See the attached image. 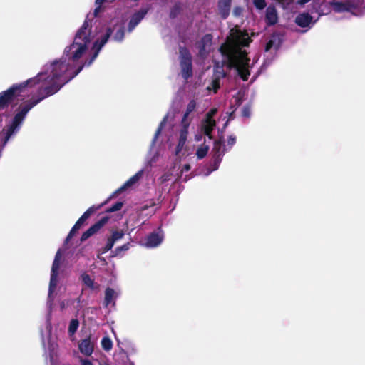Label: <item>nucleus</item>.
<instances>
[{"mask_svg": "<svg viewBox=\"0 0 365 365\" xmlns=\"http://www.w3.org/2000/svg\"><path fill=\"white\" fill-rule=\"evenodd\" d=\"M103 205V204H101L98 206H91L86 211H85V212L81 215L80 218L85 222L86 220L91 216V215H93L96 211L100 209Z\"/></svg>", "mask_w": 365, "mask_h": 365, "instance_id": "obj_26", "label": "nucleus"}, {"mask_svg": "<svg viewBox=\"0 0 365 365\" xmlns=\"http://www.w3.org/2000/svg\"><path fill=\"white\" fill-rule=\"evenodd\" d=\"M78 349L85 356H89L93 354L94 344L91 342L90 336L79 341Z\"/></svg>", "mask_w": 365, "mask_h": 365, "instance_id": "obj_14", "label": "nucleus"}, {"mask_svg": "<svg viewBox=\"0 0 365 365\" xmlns=\"http://www.w3.org/2000/svg\"><path fill=\"white\" fill-rule=\"evenodd\" d=\"M60 268V262L56 260H53L52 267H51V278H50V282H49V289L48 292L49 294L53 293L57 286L58 283V270Z\"/></svg>", "mask_w": 365, "mask_h": 365, "instance_id": "obj_12", "label": "nucleus"}, {"mask_svg": "<svg viewBox=\"0 0 365 365\" xmlns=\"http://www.w3.org/2000/svg\"><path fill=\"white\" fill-rule=\"evenodd\" d=\"M79 327V321L77 319H73L70 321L68 332L70 336L73 335Z\"/></svg>", "mask_w": 365, "mask_h": 365, "instance_id": "obj_29", "label": "nucleus"}, {"mask_svg": "<svg viewBox=\"0 0 365 365\" xmlns=\"http://www.w3.org/2000/svg\"><path fill=\"white\" fill-rule=\"evenodd\" d=\"M115 243V242L113 240H111L110 237H109L107 240L106 245L102 248L101 252L104 254L113 248Z\"/></svg>", "mask_w": 365, "mask_h": 365, "instance_id": "obj_34", "label": "nucleus"}, {"mask_svg": "<svg viewBox=\"0 0 365 365\" xmlns=\"http://www.w3.org/2000/svg\"><path fill=\"white\" fill-rule=\"evenodd\" d=\"M217 109L216 108H212L210 109L206 114L205 120H214L212 118L216 114Z\"/></svg>", "mask_w": 365, "mask_h": 365, "instance_id": "obj_41", "label": "nucleus"}, {"mask_svg": "<svg viewBox=\"0 0 365 365\" xmlns=\"http://www.w3.org/2000/svg\"><path fill=\"white\" fill-rule=\"evenodd\" d=\"M230 35L235 46L222 44L220 52L225 58L222 61L229 69H235L238 76L243 81H247L250 76L248 53L241 47L248 46L252 41L247 31H242L237 26L230 30Z\"/></svg>", "mask_w": 365, "mask_h": 365, "instance_id": "obj_3", "label": "nucleus"}, {"mask_svg": "<svg viewBox=\"0 0 365 365\" xmlns=\"http://www.w3.org/2000/svg\"><path fill=\"white\" fill-rule=\"evenodd\" d=\"M190 121L181 120V129L180 130L179 140L181 141V144L185 143L188 135V128L190 126Z\"/></svg>", "mask_w": 365, "mask_h": 365, "instance_id": "obj_20", "label": "nucleus"}, {"mask_svg": "<svg viewBox=\"0 0 365 365\" xmlns=\"http://www.w3.org/2000/svg\"><path fill=\"white\" fill-rule=\"evenodd\" d=\"M91 21L87 16L83 25L77 31L73 43L65 48L63 55L59 61H55L51 64V73L45 79L51 78L52 80L63 82L69 78L66 76L69 67L66 59L76 62L86 53L91 41Z\"/></svg>", "mask_w": 365, "mask_h": 365, "instance_id": "obj_2", "label": "nucleus"}, {"mask_svg": "<svg viewBox=\"0 0 365 365\" xmlns=\"http://www.w3.org/2000/svg\"><path fill=\"white\" fill-rule=\"evenodd\" d=\"M101 11V5H97L93 11V15L95 17L98 16L99 12Z\"/></svg>", "mask_w": 365, "mask_h": 365, "instance_id": "obj_47", "label": "nucleus"}, {"mask_svg": "<svg viewBox=\"0 0 365 365\" xmlns=\"http://www.w3.org/2000/svg\"><path fill=\"white\" fill-rule=\"evenodd\" d=\"M331 5L333 8V10L336 13L351 11L358 7L357 4L350 0L344 2L333 1L331 2Z\"/></svg>", "mask_w": 365, "mask_h": 365, "instance_id": "obj_11", "label": "nucleus"}, {"mask_svg": "<svg viewBox=\"0 0 365 365\" xmlns=\"http://www.w3.org/2000/svg\"><path fill=\"white\" fill-rule=\"evenodd\" d=\"M253 4L259 10L264 9L267 6L265 0H253Z\"/></svg>", "mask_w": 365, "mask_h": 365, "instance_id": "obj_38", "label": "nucleus"}, {"mask_svg": "<svg viewBox=\"0 0 365 365\" xmlns=\"http://www.w3.org/2000/svg\"><path fill=\"white\" fill-rule=\"evenodd\" d=\"M265 21L268 26H273L277 23L278 16L274 6H269L266 9Z\"/></svg>", "mask_w": 365, "mask_h": 365, "instance_id": "obj_17", "label": "nucleus"}, {"mask_svg": "<svg viewBox=\"0 0 365 365\" xmlns=\"http://www.w3.org/2000/svg\"><path fill=\"white\" fill-rule=\"evenodd\" d=\"M83 67L84 65L80 66L73 74L70 76L68 78L63 81V82L52 80L51 78L45 79L47 76V73L41 72L38 73L36 76L31 78L22 83L13 84L7 90L0 93V112L6 109L14 100H19V98L23 99L27 96V88L29 86L32 87L43 81H46L48 82V85L41 86L38 90V97L33 100L38 101V103H40L46 98L56 93L66 83L76 77L82 71Z\"/></svg>", "mask_w": 365, "mask_h": 365, "instance_id": "obj_1", "label": "nucleus"}, {"mask_svg": "<svg viewBox=\"0 0 365 365\" xmlns=\"http://www.w3.org/2000/svg\"><path fill=\"white\" fill-rule=\"evenodd\" d=\"M115 294L113 289L108 287L105 291L104 306L108 307L112 302Z\"/></svg>", "mask_w": 365, "mask_h": 365, "instance_id": "obj_28", "label": "nucleus"}, {"mask_svg": "<svg viewBox=\"0 0 365 365\" xmlns=\"http://www.w3.org/2000/svg\"><path fill=\"white\" fill-rule=\"evenodd\" d=\"M183 11V4L180 1H176L170 8L169 17L171 19L177 18Z\"/></svg>", "mask_w": 365, "mask_h": 365, "instance_id": "obj_21", "label": "nucleus"}, {"mask_svg": "<svg viewBox=\"0 0 365 365\" xmlns=\"http://www.w3.org/2000/svg\"><path fill=\"white\" fill-rule=\"evenodd\" d=\"M38 103V101L31 100L19 106L17 113L13 118L11 124L9 125L6 129H3L2 131L0 132V137H1L0 143L2 144V146H5L10 138L18 131L28 112Z\"/></svg>", "mask_w": 365, "mask_h": 365, "instance_id": "obj_4", "label": "nucleus"}, {"mask_svg": "<svg viewBox=\"0 0 365 365\" xmlns=\"http://www.w3.org/2000/svg\"><path fill=\"white\" fill-rule=\"evenodd\" d=\"M180 68L182 77L187 80L192 76V56L190 51L185 46L179 48Z\"/></svg>", "mask_w": 365, "mask_h": 365, "instance_id": "obj_6", "label": "nucleus"}, {"mask_svg": "<svg viewBox=\"0 0 365 365\" xmlns=\"http://www.w3.org/2000/svg\"><path fill=\"white\" fill-rule=\"evenodd\" d=\"M236 143V137L234 135H230L227 139V146L229 147V150Z\"/></svg>", "mask_w": 365, "mask_h": 365, "instance_id": "obj_42", "label": "nucleus"}, {"mask_svg": "<svg viewBox=\"0 0 365 365\" xmlns=\"http://www.w3.org/2000/svg\"><path fill=\"white\" fill-rule=\"evenodd\" d=\"M103 205V204H101L98 206H91L86 211H85V212L81 215L80 218L85 222L86 220L91 216V215H93L96 211L100 209Z\"/></svg>", "mask_w": 365, "mask_h": 365, "instance_id": "obj_27", "label": "nucleus"}, {"mask_svg": "<svg viewBox=\"0 0 365 365\" xmlns=\"http://www.w3.org/2000/svg\"><path fill=\"white\" fill-rule=\"evenodd\" d=\"M149 10H150L149 6H147L145 8H141L140 10L137 11L132 15V16L128 22V32L130 33L133 31V29L144 19V17L148 14Z\"/></svg>", "mask_w": 365, "mask_h": 365, "instance_id": "obj_10", "label": "nucleus"}, {"mask_svg": "<svg viewBox=\"0 0 365 365\" xmlns=\"http://www.w3.org/2000/svg\"><path fill=\"white\" fill-rule=\"evenodd\" d=\"M167 180H168V175H163V176H161V178H160L161 183H164Z\"/></svg>", "mask_w": 365, "mask_h": 365, "instance_id": "obj_50", "label": "nucleus"}, {"mask_svg": "<svg viewBox=\"0 0 365 365\" xmlns=\"http://www.w3.org/2000/svg\"><path fill=\"white\" fill-rule=\"evenodd\" d=\"M162 240L163 239L159 235V234L156 232H152L147 237L146 245L148 247H155L159 245L161 243Z\"/></svg>", "mask_w": 365, "mask_h": 365, "instance_id": "obj_19", "label": "nucleus"}, {"mask_svg": "<svg viewBox=\"0 0 365 365\" xmlns=\"http://www.w3.org/2000/svg\"><path fill=\"white\" fill-rule=\"evenodd\" d=\"M131 247L130 242H127L121 246L117 247L111 252L110 257H123V253L128 251Z\"/></svg>", "mask_w": 365, "mask_h": 365, "instance_id": "obj_22", "label": "nucleus"}, {"mask_svg": "<svg viewBox=\"0 0 365 365\" xmlns=\"http://www.w3.org/2000/svg\"><path fill=\"white\" fill-rule=\"evenodd\" d=\"M102 348L106 351H110L113 347V342L109 337L105 336L101 340Z\"/></svg>", "mask_w": 365, "mask_h": 365, "instance_id": "obj_31", "label": "nucleus"}, {"mask_svg": "<svg viewBox=\"0 0 365 365\" xmlns=\"http://www.w3.org/2000/svg\"><path fill=\"white\" fill-rule=\"evenodd\" d=\"M123 206V202L120 201L116 202L114 205H113L110 207L106 210V212H113L115 211H118L121 210Z\"/></svg>", "mask_w": 365, "mask_h": 365, "instance_id": "obj_35", "label": "nucleus"}, {"mask_svg": "<svg viewBox=\"0 0 365 365\" xmlns=\"http://www.w3.org/2000/svg\"><path fill=\"white\" fill-rule=\"evenodd\" d=\"M61 250H58L55 255V258H54V260H58L60 262V259H61Z\"/></svg>", "mask_w": 365, "mask_h": 365, "instance_id": "obj_49", "label": "nucleus"}, {"mask_svg": "<svg viewBox=\"0 0 365 365\" xmlns=\"http://www.w3.org/2000/svg\"><path fill=\"white\" fill-rule=\"evenodd\" d=\"M278 3L283 6L289 5L294 0H276Z\"/></svg>", "mask_w": 365, "mask_h": 365, "instance_id": "obj_46", "label": "nucleus"}, {"mask_svg": "<svg viewBox=\"0 0 365 365\" xmlns=\"http://www.w3.org/2000/svg\"><path fill=\"white\" fill-rule=\"evenodd\" d=\"M224 144V135L222 133L219 136V139L215 140L214 146L212 148V166L213 170H217L219 167L220 163L222 160V157L227 152V149L225 148Z\"/></svg>", "mask_w": 365, "mask_h": 365, "instance_id": "obj_7", "label": "nucleus"}, {"mask_svg": "<svg viewBox=\"0 0 365 365\" xmlns=\"http://www.w3.org/2000/svg\"><path fill=\"white\" fill-rule=\"evenodd\" d=\"M232 0H218L219 14L222 19H226L230 13Z\"/></svg>", "mask_w": 365, "mask_h": 365, "instance_id": "obj_15", "label": "nucleus"}, {"mask_svg": "<svg viewBox=\"0 0 365 365\" xmlns=\"http://www.w3.org/2000/svg\"><path fill=\"white\" fill-rule=\"evenodd\" d=\"M237 104L239 105V104H240V99H237Z\"/></svg>", "mask_w": 365, "mask_h": 365, "instance_id": "obj_57", "label": "nucleus"}, {"mask_svg": "<svg viewBox=\"0 0 365 365\" xmlns=\"http://www.w3.org/2000/svg\"><path fill=\"white\" fill-rule=\"evenodd\" d=\"M155 205V202L153 201H150L147 202L145 205H143L141 208L142 211H144L150 207H154Z\"/></svg>", "mask_w": 365, "mask_h": 365, "instance_id": "obj_44", "label": "nucleus"}, {"mask_svg": "<svg viewBox=\"0 0 365 365\" xmlns=\"http://www.w3.org/2000/svg\"><path fill=\"white\" fill-rule=\"evenodd\" d=\"M233 115H234V111H232V113H230V118H234V117H233Z\"/></svg>", "mask_w": 365, "mask_h": 365, "instance_id": "obj_55", "label": "nucleus"}, {"mask_svg": "<svg viewBox=\"0 0 365 365\" xmlns=\"http://www.w3.org/2000/svg\"><path fill=\"white\" fill-rule=\"evenodd\" d=\"M208 150H209L208 145H201L200 147H199L196 151V155H197V158L198 159L204 158L207 155Z\"/></svg>", "mask_w": 365, "mask_h": 365, "instance_id": "obj_30", "label": "nucleus"}, {"mask_svg": "<svg viewBox=\"0 0 365 365\" xmlns=\"http://www.w3.org/2000/svg\"><path fill=\"white\" fill-rule=\"evenodd\" d=\"M190 169V165L188 164L185 165L183 167V170H185L186 171L189 170Z\"/></svg>", "mask_w": 365, "mask_h": 365, "instance_id": "obj_52", "label": "nucleus"}, {"mask_svg": "<svg viewBox=\"0 0 365 365\" xmlns=\"http://www.w3.org/2000/svg\"><path fill=\"white\" fill-rule=\"evenodd\" d=\"M84 224V222L79 218L75 225L73 226L71 230H70L66 239V242H68L76 234V232L81 229V226Z\"/></svg>", "mask_w": 365, "mask_h": 365, "instance_id": "obj_24", "label": "nucleus"}, {"mask_svg": "<svg viewBox=\"0 0 365 365\" xmlns=\"http://www.w3.org/2000/svg\"><path fill=\"white\" fill-rule=\"evenodd\" d=\"M295 24L302 28L309 27L314 24L313 17L307 12L299 13L295 18Z\"/></svg>", "mask_w": 365, "mask_h": 365, "instance_id": "obj_13", "label": "nucleus"}, {"mask_svg": "<svg viewBox=\"0 0 365 365\" xmlns=\"http://www.w3.org/2000/svg\"><path fill=\"white\" fill-rule=\"evenodd\" d=\"M251 115V106L250 105H245L242 109V116L245 118H250Z\"/></svg>", "mask_w": 365, "mask_h": 365, "instance_id": "obj_39", "label": "nucleus"}, {"mask_svg": "<svg viewBox=\"0 0 365 365\" xmlns=\"http://www.w3.org/2000/svg\"><path fill=\"white\" fill-rule=\"evenodd\" d=\"M125 37V29L123 27H120L114 34L113 39L116 41L120 42Z\"/></svg>", "mask_w": 365, "mask_h": 365, "instance_id": "obj_33", "label": "nucleus"}, {"mask_svg": "<svg viewBox=\"0 0 365 365\" xmlns=\"http://www.w3.org/2000/svg\"><path fill=\"white\" fill-rule=\"evenodd\" d=\"M166 120H167V116H165L163 118V120L160 122V123L159 124L158 128L156 130L155 133V136H154L155 140H156L158 138L159 135L160 134L163 128H164V126L166 123Z\"/></svg>", "mask_w": 365, "mask_h": 365, "instance_id": "obj_36", "label": "nucleus"}, {"mask_svg": "<svg viewBox=\"0 0 365 365\" xmlns=\"http://www.w3.org/2000/svg\"><path fill=\"white\" fill-rule=\"evenodd\" d=\"M227 123H228V121H227V122L225 123L223 128H225V127H226V126H227Z\"/></svg>", "mask_w": 365, "mask_h": 365, "instance_id": "obj_56", "label": "nucleus"}, {"mask_svg": "<svg viewBox=\"0 0 365 365\" xmlns=\"http://www.w3.org/2000/svg\"><path fill=\"white\" fill-rule=\"evenodd\" d=\"M113 34V29L110 27H108L106 29V34L101 36L100 40H97L93 43V48L95 49V52L91 56V58L88 61H86L82 65L89 66L98 56L99 51L102 48V47L108 42V39Z\"/></svg>", "mask_w": 365, "mask_h": 365, "instance_id": "obj_8", "label": "nucleus"}, {"mask_svg": "<svg viewBox=\"0 0 365 365\" xmlns=\"http://www.w3.org/2000/svg\"><path fill=\"white\" fill-rule=\"evenodd\" d=\"M38 103V101L31 100L19 106L17 113L13 118L11 124L9 125L6 129H3L2 131L0 132V137H1L0 143L2 144V146H5L10 138L18 131L28 112Z\"/></svg>", "mask_w": 365, "mask_h": 365, "instance_id": "obj_5", "label": "nucleus"}, {"mask_svg": "<svg viewBox=\"0 0 365 365\" xmlns=\"http://www.w3.org/2000/svg\"><path fill=\"white\" fill-rule=\"evenodd\" d=\"M310 0H299V4H304L306 3H308Z\"/></svg>", "mask_w": 365, "mask_h": 365, "instance_id": "obj_51", "label": "nucleus"}, {"mask_svg": "<svg viewBox=\"0 0 365 365\" xmlns=\"http://www.w3.org/2000/svg\"><path fill=\"white\" fill-rule=\"evenodd\" d=\"M216 125L215 120H205L204 119L201 123V131L203 134L208 137L210 140L212 139V132Z\"/></svg>", "mask_w": 365, "mask_h": 365, "instance_id": "obj_16", "label": "nucleus"}, {"mask_svg": "<svg viewBox=\"0 0 365 365\" xmlns=\"http://www.w3.org/2000/svg\"><path fill=\"white\" fill-rule=\"evenodd\" d=\"M277 38L275 36H273L272 38H270L267 43H266L265 46V51H269L271 48H272L275 44Z\"/></svg>", "mask_w": 365, "mask_h": 365, "instance_id": "obj_40", "label": "nucleus"}, {"mask_svg": "<svg viewBox=\"0 0 365 365\" xmlns=\"http://www.w3.org/2000/svg\"><path fill=\"white\" fill-rule=\"evenodd\" d=\"M143 171H138L133 176L130 178L120 187H119L115 193H120L125 191L128 187H131L133 185L136 183L140 178L142 177Z\"/></svg>", "mask_w": 365, "mask_h": 365, "instance_id": "obj_18", "label": "nucleus"}, {"mask_svg": "<svg viewBox=\"0 0 365 365\" xmlns=\"http://www.w3.org/2000/svg\"><path fill=\"white\" fill-rule=\"evenodd\" d=\"M81 365H93L92 361L89 359H81Z\"/></svg>", "mask_w": 365, "mask_h": 365, "instance_id": "obj_48", "label": "nucleus"}, {"mask_svg": "<svg viewBox=\"0 0 365 365\" xmlns=\"http://www.w3.org/2000/svg\"><path fill=\"white\" fill-rule=\"evenodd\" d=\"M185 143H182L181 144V141L180 140H178V143L176 146V153H179L183 148L184 145H185Z\"/></svg>", "mask_w": 365, "mask_h": 365, "instance_id": "obj_45", "label": "nucleus"}, {"mask_svg": "<svg viewBox=\"0 0 365 365\" xmlns=\"http://www.w3.org/2000/svg\"><path fill=\"white\" fill-rule=\"evenodd\" d=\"M212 36L211 34L205 35L202 38L201 41H200V43L202 44L200 50L204 49L205 43H210L212 41Z\"/></svg>", "mask_w": 365, "mask_h": 365, "instance_id": "obj_37", "label": "nucleus"}, {"mask_svg": "<svg viewBox=\"0 0 365 365\" xmlns=\"http://www.w3.org/2000/svg\"><path fill=\"white\" fill-rule=\"evenodd\" d=\"M125 235V232L123 230H114L112 232L110 238L113 240L115 242L117 241L121 240Z\"/></svg>", "mask_w": 365, "mask_h": 365, "instance_id": "obj_32", "label": "nucleus"}, {"mask_svg": "<svg viewBox=\"0 0 365 365\" xmlns=\"http://www.w3.org/2000/svg\"><path fill=\"white\" fill-rule=\"evenodd\" d=\"M60 307L61 309H63L65 308V303L64 302H61L60 304Z\"/></svg>", "mask_w": 365, "mask_h": 365, "instance_id": "obj_53", "label": "nucleus"}, {"mask_svg": "<svg viewBox=\"0 0 365 365\" xmlns=\"http://www.w3.org/2000/svg\"><path fill=\"white\" fill-rule=\"evenodd\" d=\"M242 7H240V6H235L234 9H233V11H232V14L235 16L238 17V16H240L242 14Z\"/></svg>", "mask_w": 365, "mask_h": 365, "instance_id": "obj_43", "label": "nucleus"}, {"mask_svg": "<svg viewBox=\"0 0 365 365\" xmlns=\"http://www.w3.org/2000/svg\"><path fill=\"white\" fill-rule=\"evenodd\" d=\"M98 258L101 261L106 262V259H105L103 257H101L99 255L98 256Z\"/></svg>", "mask_w": 365, "mask_h": 365, "instance_id": "obj_54", "label": "nucleus"}, {"mask_svg": "<svg viewBox=\"0 0 365 365\" xmlns=\"http://www.w3.org/2000/svg\"><path fill=\"white\" fill-rule=\"evenodd\" d=\"M81 280L83 283L91 289L93 290L98 287V286H96L94 280L92 279L89 274L84 272L81 274Z\"/></svg>", "mask_w": 365, "mask_h": 365, "instance_id": "obj_23", "label": "nucleus"}, {"mask_svg": "<svg viewBox=\"0 0 365 365\" xmlns=\"http://www.w3.org/2000/svg\"><path fill=\"white\" fill-rule=\"evenodd\" d=\"M109 217L104 216L91 226L86 231L83 232L81 237V241L83 242L88 239L90 237L98 232L108 221Z\"/></svg>", "mask_w": 365, "mask_h": 365, "instance_id": "obj_9", "label": "nucleus"}, {"mask_svg": "<svg viewBox=\"0 0 365 365\" xmlns=\"http://www.w3.org/2000/svg\"><path fill=\"white\" fill-rule=\"evenodd\" d=\"M196 106H197V103L194 99L190 101V102L188 103V104L187 106L186 110H185V112L183 115L182 119L184 122L189 121L187 120V118H188L189 115L195 110Z\"/></svg>", "mask_w": 365, "mask_h": 365, "instance_id": "obj_25", "label": "nucleus"}]
</instances>
